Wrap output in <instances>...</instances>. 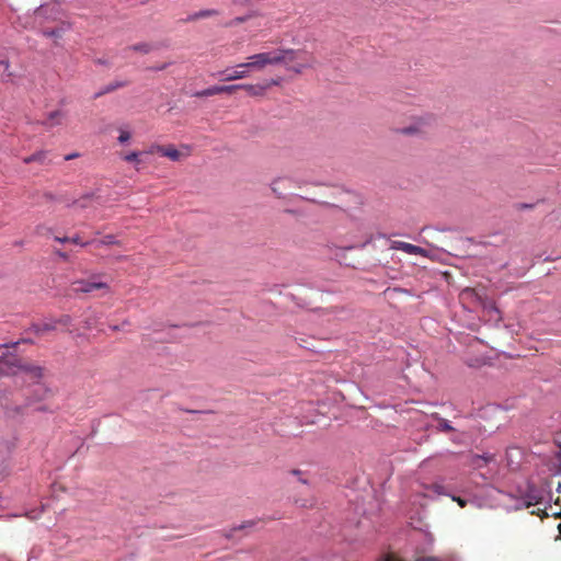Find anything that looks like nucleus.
I'll return each mask as SVG.
<instances>
[{
    "instance_id": "22",
    "label": "nucleus",
    "mask_w": 561,
    "mask_h": 561,
    "mask_svg": "<svg viewBox=\"0 0 561 561\" xmlns=\"http://www.w3.org/2000/svg\"><path fill=\"white\" fill-rule=\"evenodd\" d=\"M437 428L442 432H453L454 427L450 425V423L443 417H438Z\"/></svg>"
},
{
    "instance_id": "23",
    "label": "nucleus",
    "mask_w": 561,
    "mask_h": 561,
    "mask_svg": "<svg viewBox=\"0 0 561 561\" xmlns=\"http://www.w3.org/2000/svg\"><path fill=\"white\" fill-rule=\"evenodd\" d=\"M163 149H164L163 145L152 144L146 151H144V153H146V154L158 153V154L162 156Z\"/></svg>"
},
{
    "instance_id": "5",
    "label": "nucleus",
    "mask_w": 561,
    "mask_h": 561,
    "mask_svg": "<svg viewBox=\"0 0 561 561\" xmlns=\"http://www.w3.org/2000/svg\"><path fill=\"white\" fill-rule=\"evenodd\" d=\"M390 249L400 250V251H403L407 254H411V255H420L423 257L430 256V252L426 249L414 245L412 243L404 242V241H392L390 243Z\"/></svg>"
},
{
    "instance_id": "28",
    "label": "nucleus",
    "mask_w": 561,
    "mask_h": 561,
    "mask_svg": "<svg viewBox=\"0 0 561 561\" xmlns=\"http://www.w3.org/2000/svg\"><path fill=\"white\" fill-rule=\"evenodd\" d=\"M250 18H251V15L238 16L234 20H232L229 23H227V26H233L236 24L243 23V22L248 21Z\"/></svg>"
},
{
    "instance_id": "3",
    "label": "nucleus",
    "mask_w": 561,
    "mask_h": 561,
    "mask_svg": "<svg viewBox=\"0 0 561 561\" xmlns=\"http://www.w3.org/2000/svg\"><path fill=\"white\" fill-rule=\"evenodd\" d=\"M98 289L108 290V285L105 282L98 280H77L72 283V290L77 294H89Z\"/></svg>"
},
{
    "instance_id": "36",
    "label": "nucleus",
    "mask_w": 561,
    "mask_h": 561,
    "mask_svg": "<svg viewBox=\"0 0 561 561\" xmlns=\"http://www.w3.org/2000/svg\"><path fill=\"white\" fill-rule=\"evenodd\" d=\"M414 561H438V559L435 557H420L415 558Z\"/></svg>"
},
{
    "instance_id": "26",
    "label": "nucleus",
    "mask_w": 561,
    "mask_h": 561,
    "mask_svg": "<svg viewBox=\"0 0 561 561\" xmlns=\"http://www.w3.org/2000/svg\"><path fill=\"white\" fill-rule=\"evenodd\" d=\"M289 473L296 476L298 478V481L302 484H308V480L304 478V472L299 469H293L289 471Z\"/></svg>"
},
{
    "instance_id": "8",
    "label": "nucleus",
    "mask_w": 561,
    "mask_h": 561,
    "mask_svg": "<svg viewBox=\"0 0 561 561\" xmlns=\"http://www.w3.org/2000/svg\"><path fill=\"white\" fill-rule=\"evenodd\" d=\"M232 94V88L231 85H213L207 89H204L202 91H197L193 94L195 98H205V96H213L216 94Z\"/></svg>"
},
{
    "instance_id": "38",
    "label": "nucleus",
    "mask_w": 561,
    "mask_h": 561,
    "mask_svg": "<svg viewBox=\"0 0 561 561\" xmlns=\"http://www.w3.org/2000/svg\"><path fill=\"white\" fill-rule=\"evenodd\" d=\"M252 525H253V523H252V522H248V523H244V524L240 525V526H239V527H237V528H233L232 530L243 529V528H245V527H251Z\"/></svg>"
},
{
    "instance_id": "32",
    "label": "nucleus",
    "mask_w": 561,
    "mask_h": 561,
    "mask_svg": "<svg viewBox=\"0 0 561 561\" xmlns=\"http://www.w3.org/2000/svg\"><path fill=\"white\" fill-rule=\"evenodd\" d=\"M559 451L557 453L558 469L561 472V442L558 443Z\"/></svg>"
},
{
    "instance_id": "4",
    "label": "nucleus",
    "mask_w": 561,
    "mask_h": 561,
    "mask_svg": "<svg viewBox=\"0 0 561 561\" xmlns=\"http://www.w3.org/2000/svg\"><path fill=\"white\" fill-rule=\"evenodd\" d=\"M232 93L238 90H243L248 93V95L253 98H263L267 92V85L264 82L252 84V83H239L231 84Z\"/></svg>"
},
{
    "instance_id": "6",
    "label": "nucleus",
    "mask_w": 561,
    "mask_h": 561,
    "mask_svg": "<svg viewBox=\"0 0 561 561\" xmlns=\"http://www.w3.org/2000/svg\"><path fill=\"white\" fill-rule=\"evenodd\" d=\"M249 71L248 68H239L238 65L236 68H227L218 75L221 76L222 81H234L248 78Z\"/></svg>"
},
{
    "instance_id": "18",
    "label": "nucleus",
    "mask_w": 561,
    "mask_h": 561,
    "mask_svg": "<svg viewBox=\"0 0 561 561\" xmlns=\"http://www.w3.org/2000/svg\"><path fill=\"white\" fill-rule=\"evenodd\" d=\"M126 49L133 50L140 54H148L152 50V46L149 43H138L131 46H128Z\"/></svg>"
},
{
    "instance_id": "33",
    "label": "nucleus",
    "mask_w": 561,
    "mask_h": 561,
    "mask_svg": "<svg viewBox=\"0 0 561 561\" xmlns=\"http://www.w3.org/2000/svg\"><path fill=\"white\" fill-rule=\"evenodd\" d=\"M69 242H72L75 244H80L82 247H85L87 244H89V242H81L80 238L79 237H73V238H70V241Z\"/></svg>"
},
{
    "instance_id": "13",
    "label": "nucleus",
    "mask_w": 561,
    "mask_h": 561,
    "mask_svg": "<svg viewBox=\"0 0 561 561\" xmlns=\"http://www.w3.org/2000/svg\"><path fill=\"white\" fill-rule=\"evenodd\" d=\"M188 156V153L184 154L180 150H178L173 145L164 146L162 157H165L172 161H180L183 157Z\"/></svg>"
},
{
    "instance_id": "12",
    "label": "nucleus",
    "mask_w": 561,
    "mask_h": 561,
    "mask_svg": "<svg viewBox=\"0 0 561 561\" xmlns=\"http://www.w3.org/2000/svg\"><path fill=\"white\" fill-rule=\"evenodd\" d=\"M19 369L25 373L32 380L38 381L43 377V369L32 364H22Z\"/></svg>"
},
{
    "instance_id": "19",
    "label": "nucleus",
    "mask_w": 561,
    "mask_h": 561,
    "mask_svg": "<svg viewBox=\"0 0 561 561\" xmlns=\"http://www.w3.org/2000/svg\"><path fill=\"white\" fill-rule=\"evenodd\" d=\"M218 14V11L216 10H202V11H198L192 15H190L187 18V21H195V20H198V19H204V18H209V16H213V15H217Z\"/></svg>"
},
{
    "instance_id": "42",
    "label": "nucleus",
    "mask_w": 561,
    "mask_h": 561,
    "mask_svg": "<svg viewBox=\"0 0 561 561\" xmlns=\"http://www.w3.org/2000/svg\"><path fill=\"white\" fill-rule=\"evenodd\" d=\"M9 346H10V345H8V344L0 345V350H1L2 347H9Z\"/></svg>"
},
{
    "instance_id": "34",
    "label": "nucleus",
    "mask_w": 561,
    "mask_h": 561,
    "mask_svg": "<svg viewBox=\"0 0 561 561\" xmlns=\"http://www.w3.org/2000/svg\"><path fill=\"white\" fill-rule=\"evenodd\" d=\"M453 500L455 502H457L460 507H465L466 504H467L466 500H463V499H461L459 496H454Z\"/></svg>"
},
{
    "instance_id": "2",
    "label": "nucleus",
    "mask_w": 561,
    "mask_h": 561,
    "mask_svg": "<svg viewBox=\"0 0 561 561\" xmlns=\"http://www.w3.org/2000/svg\"><path fill=\"white\" fill-rule=\"evenodd\" d=\"M271 66L268 51L251 55L245 62L239 64V68H248L249 70L261 71Z\"/></svg>"
},
{
    "instance_id": "44",
    "label": "nucleus",
    "mask_w": 561,
    "mask_h": 561,
    "mask_svg": "<svg viewBox=\"0 0 561 561\" xmlns=\"http://www.w3.org/2000/svg\"><path fill=\"white\" fill-rule=\"evenodd\" d=\"M2 360V357H0V362Z\"/></svg>"
},
{
    "instance_id": "40",
    "label": "nucleus",
    "mask_w": 561,
    "mask_h": 561,
    "mask_svg": "<svg viewBox=\"0 0 561 561\" xmlns=\"http://www.w3.org/2000/svg\"><path fill=\"white\" fill-rule=\"evenodd\" d=\"M55 240L58 241V242L65 243V242H69L70 238H67V237H65V238L56 237Z\"/></svg>"
},
{
    "instance_id": "30",
    "label": "nucleus",
    "mask_w": 561,
    "mask_h": 561,
    "mask_svg": "<svg viewBox=\"0 0 561 561\" xmlns=\"http://www.w3.org/2000/svg\"><path fill=\"white\" fill-rule=\"evenodd\" d=\"M379 561H402L400 560L396 554L388 553L385 557H382Z\"/></svg>"
},
{
    "instance_id": "15",
    "label": "nucleus",
    "mask_w": 561,
    "mask_h": 561,
    "mask_svg": "<svg viewBox=\"0 0 561 561\" xmlns=\"http://www.w3.org/2000/svg\"><path fill=\"white\" fill-rule=\"evenodd\" d=\"M128 84L127 81H114L104 87L100 92L95 94V98H100L104 94L111 93L117 89L124 88Z\"/></svg>"
},
{
    "instance_id": "16",
    "label": "nucleus",
    "mask_w": 561,
    "mask_h": 561,
    "mask_svg": "<svg viewBox=\"0 0 561 561\" xmlns=\"http://www.w3.org/2000/svg\"><path fill=\"white\" fill-rule=\"evenodd\" d=\"M424 122H419L416 124L410 125L408 127L402 128L400 131L403 135H414L424 133Z\"/></svg>"
},
{
    "instance_id": "25",
    "label": "nucleus",
    "mask_w": 561,
    "mask_h": 561,
    "mask_svg": "<svg viewBox=\"0 0 561 561\" xmlns=\"http://www.w3.org/2000/svg\"><path fill=\"white\" fill-rule=\"evenodd\" d=\"M131 138V134L128 130L119 129V136L117 138L119 144H125L129 141Z\"/></svg>"
},
{
    "instance_id": "7",
    "label": "nucleus",
    "mask_w": 561,
    "mask_h": 561,
    "mask_svg": "<svg viewBox=\"0 0 561 561\" xmlns=\"http://www.w3.org/2000/svg\"><path fill=\"white\" fill-rule=\"evenodd\" d=\"M545 501L543 491L530 488L528 493L524 500V507L529 508L531 506H537Z\"/></svg>"
},
{
    "instance_id": "21",
    "label": "nucleus",
    "mask_w": 561,
    "mask_h": 561,
    "mask_svg": "<svg viewBox=\"0 0 561 561\" xmlns=\"http://www.w3.org/2000/svg\"><path fill=\"white\" fill-rule=\"evenodd\" d=\"M0 66L3 68L2 70V77L5 80H11L13 77V73L10 71V64L8 60H1Z\"/></svg>"
},
{
    "instance_id": "37",
    "label": "nucleus",
    "mask_w": 561,
    "mask_h": 561,
    "mask_svg": "<svg viewBox=\"0 0 561 561\" xmlns=\"http://www.w3.org/2000/svg\"><path fill=\"white\" fill-rule=\"evenodd\" d=\"M168 66H169V64L164 62V64H161V65H157V66L152 67L151 69L156 70V71H161V70L167 69Z\"/></svg>"
},
{
    "instance_id": "17",
    "label": "nucleus",
    "mask_w": 561,
    "mask_h": 561,
    "mask_svg": "<svg viewBox=\"0 0 561 561\" xmlns=\"http://www.w3.org/2000/svg\"><path fill=\"white\" fill-rule=\"evenodd\" d=\"M55 329H56V322L55 321L33 324V330L37 334H43V333H45L47 331H51V330H55Z\"/></svg>"
},
{
    "instance_id": "10",
    "label": "nucleus",
    "mask_w": 561,
    "mask_h": 561,
    "mask_svg": "<svg viewBox=\"0 0 561 561\" xmlns=\"http://www.w3.org/2000/svg\"><path fill=\"white\" fill-rule=\"evenodd\" d=\"M144 151H130V152H119V158L128 163H133L136 171L141 170V156Z\"/></svg>"
},
{
    "instance_id": "24",
    "label": "nucleus",
    "mask_w": 561,
    "mask_h": 561,
    "mask_svg": "<svg viewBox=\"0 0 561 561\" xmlns=\"http://www.w3.org/2000/svg\"><path fill=\"white\" fill-rule=\"evenodd\" d=\"M43 35L46 37H53V38H61L62 31L59 28L56 30H44Z\"/></svg>"
},
{
    "instance_id": "29",
    "label": "nucleus",
    "mask_w": 561,
    "mask_h": 561,
    "mask_svg": "<svg viewBox=\"0 0 561 561\" xmlns=\"http://www.w3.org/2000/svg\"><path fill=\"white\" fill-rule=\"evenodd\" d=\"M116 243H117V241L115 240V238L113 236H106L101 241H99V244H102V245H110V244H116Z\"/></svg>"
},
{
    "instance_id": "20",
    "label": "nucleus",
    "mask_w": 561,
    "mask_h": 561,
    "mask_svg": "<svg viewBox=\"0 0 561 561\" xmlns=\"http://www.w3.org/2000/svg\"><path fill=\"white\" fill-rule=\"evenodd\" d=\"M493 459V456H480V455H476L473 456L472 458V461L471 463L474 466V467H482L484 463H488L489 461H491Z\"/></svg>"
},
{
    "instance_id": "43",
    "label": "nucleus",
    "mask_w": 561,
    "mask_h": 561,
    "mask_svg": "<svg viewBox=\"0 0 561 561\" xmlns=\"http://www.w3.org/2000/svg\"><path fill=\"white\" fill-rule=\"evenodd\" d=\"M492 309H493L496 313H499L497 308L493 307Z\"/></svg>"
},
{
    "instance_id": "35",
    "label": "nucleus",
    "mask_w": 561,
    "mask_h": 561,
    "mask_svg": "<svg viewBox=\"0 0 561 561\" xmlns=\"http://www.w3.org/2000/svg\"><path fill=\"white\" fill-rule=\"evenodd\" d=\"M531 514H536V515L540 516L541 518L548 516V514L545 512V510H541V508H538L537 511H535V510L531 511Z\"/></svg>"
},
{
    "instance_id": "9",
    "label": "nucleus",
    "mask_w": 561,
    "mask_h": 561,
    "mask_svg": "<svg viewBox=\"0 0 561 561\" xmlns=\"http://www.w3.org/2000/svg\"><path fill=\"white\" fill-rule=\"evenodd\" d=\"M290 182L289 178H277L271 183V190L276 197L282 198L285 196V191L289 187Z\"/></svg>"
},
{
    "instance_id": "39",
    "label": "nucleus",
    "mask_w": 561,
    "mask_h": 561,
    "mask_svg": "<svg viewBox=\"0 0 561 561\" xmlns=\"http://www.w3.org/2000/svg\"><path fill=\"white\" fill-rule=\"evenodd\" d=\"M77 157H79V153H77V152H75V153H70V154H67V156L65 157V160H67V161H68V160L75 159V158H77Z\"/></svg>"
},
{
    "instance_id": "41",
    "label": "nucleus",
    "mask_w": 561,
    "mask_h": 561,
    "mask_svg": "<svg viewBox=\"0 0 561 561\" xmlns=\"http://www.w3.org/2000/svg\"><path fill=\"white\" fill-rule=\"evenodd\" d=\"M58 254L64 257V259H67V255L65 253H61V252H58Z\"/></svg>"
},
{
    "instance_id": "1",
    "label": "nucleus",
    "mask_w": 561,
    "mask_h": 561,
    "mask_svg": "<svg viewBox=\"0 0 561 561\" xmlns=\"http://www.w3.org/2000/svg\"><path fill=\"white\" fill-rule=\"evenodd\" d=\"M271 66L283 65L286 70L301 75L306 69L313 68L317 59L306 49L278 48L268 51Z\"/></svg>"
},
{
    "instance_id": "11",
    "label": "nucleus",
    "mask_w": 561,
    "mask_h": 561,
    "mask_svg": "<svg viewBox=\"0 0 561 561\" xmlns=\"http://www.w3.org/2000/svg\"><path fill=\"white\" fill-rule=\"evenodd\" d=\"M65 118V113L60 110L50 112L46 118L42 122V124L48 128H53L55 126H59L62 124Z\"/></svg>"
},
{
    "instance_id": "14",
    "label": "nucleus",
    "mask_w": 561,
    "mask_h": 561,
    "mask_svg": "<svg viewBox=\"0 0 561 561\" xmlns=\"http://www.w3.org/2000/svg\"><path fill=\"white\" fill-rule=\"evenodd\" d=\"M48 151L47 150H39L31 156H27L23 159V162L26 164L38 162L44 164L47 160Z\"/></svg>"
},
{
    "instance_id": "31",
    "label": "nucleus",
    "mask_w": 561,
    "mask_h": 561,
    "mask_svg": "<svg viewBox=\"0 0 561 561\" xmlns=\"http://www.w3.org/2000/svg\"><path fill=\"white\" fill-rule=\"evenodd\" d=\"M265 85H267V90L273 85H278L280 83V79H271L263 81Z\"/></svg>"
},
{
    "instance_id": "27",
    "label": "nucleus",
    "mask_w": 561,
    "mask_h": 561,
    "mask_svg": "<svg viewBox=\"0 0 561 561\" xmlns=\"http://www.w3.org/2000/svg\"><path fill=\"white\" fill-rule=\"evenodd\" d=\"M55 322H56V325H57V324H60V325H69V324H71L72 319H71V317H70V316H68V314H64V316H61L59 319L55 320Z\"/></svg>"
}]
</instances>
